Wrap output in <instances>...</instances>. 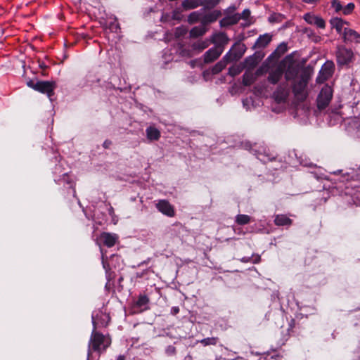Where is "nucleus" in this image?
<instances>
[{
    "instance_id": "nucleus-41",
    "label": "nucleus",
    "mask_w": 360,
    "mask_h": 360,
    "mask_svg": "<svg viewBox=\"0 0 360 360\" xmlns=\"http://www.w3.org/2000/svg\"><path fill=\"white\" fill-rule=\"evenodd\" d=\"M245 63L247 67L254 68L257 65V61L254 56H250L245 58Z\"/></svg>"
},
{
    "instance_id": "nucleus-25",
    "label": "nucleus",
    "mask_w": 360,
    "mask_h": 360,
    "mask_svg": "<svg viewBox=\"0 0 360 360\" xmlns=\"http://www.w3.org/2000/svg\"><path fill=\"white\" fill-rule=\"evenodd\" d=\"M147 139L150 141H158L160 137V131L154 127H148L146 129Z\"/></svg>"
},
{
    "instance_id": "nucleus-43",
    "label": "nucleus",
    "mask_w": 360,
    "mask_h": 360,
    "mask_svg": "<svg viewBox=\"0 0 360 360\" xmlns=\"http://www.w3.org/2000/svg\"><path fill=\"white\" fill-rule=\"evenodd\" d=\"M181 12L180 8H176L172 11V19L180 20L181 19Z\"/></svg>"
},
{
    "instance_id": "nucleus-9",
    "label": "nucleus",
    "mask_w": 360,
    "mask_h": 360,
    "mask_svg": "<svg viewBox=\"0 0 360 360\" xmlns=\"http://www.w3.org/2000/svg\"><path fill=\"white\" fill-rule=\"evenodd\" d=\"M150 302L149 297L145 294H140L138 297L137 300L134 302L132 304V309L134 313L142 312L144 310H147L148 307L147 305Z\"/></svg>"
},
{
    "instance_id": "nucleus-39",
    "label": "nucleus",
    "mask_w": 360,
    "mask_h": 360,
    "mask_svg": "<svg viewBox=\"0 0 360 360\" xmlns=\"http://www.w3.org/2000/svg\"><path fill=\"white\" fill-rule=\"evenodd\" d=\"M187 29L184 26L178 27L175 30L174 35L176 38H180L184 37L187 33Z\"/></svg>"
},
{
    "instance_id": "nucleus-10",
    "label": "nucleus",
    "mask_w": 360,
    "mask_h": 360,
    "mask_svg": "<svg viewBox=\"0 0 360 360\" xmlns=\"http://www.w3.org/2000/svg\"><path fill=\"white\" fill-rule=\"evenodd\" d=\"M99 241L103 245L112 248L119 241V236L116 233L103 232L99 237Z\"/></svg>"
},
{
    "instance_id": "nucleus-60",
    "label": "nucleus",
    "mask_w": 360,
    "mask_h": 360,
    "mask_svg": "<svg viewBox=\"0 0 360 360\" xmlns=\"http://www.w3.org/2000/svg\"><path fill=\"white\" fill-rule=\"evenodd\" d=\"M82 209H83V212H84V214H85V215H86V217L88 218L86 211L84 210V207H82Z\"/></svg>"
},
{
    "instance_id": "nucleus-34",
    "label": "nucleus",
    "mask_w": 360,
    "mask_h": 360,
    "mask_svg": "<svg viewBox=\"0 0 360 360\" xmlns=\"http://www.w3.org/2000/svg\"><path fill=\"white\" fill-rule=\"evenodd\" d=\"M107 27L111 32L117 33L120 30V24L116 18L109 22Z\"/></svg>"
},
{
    "instance_id": "nucleus-59",
    "label": "nucleus",
    "mask_w": 360,
    "mask_h": 360,
    "mask_svg": "<svg viewBox=\"0 0 360 360\" xmlns=\"http://www.w3.org/2000/svg\"><path fill=\"white\" fill-rule=\"evenodd\" d=\"M278 357H280V355H279V354H276V355H275V356H272V357H271V358H272V359H277V358H278Z\"/></svg>"
},
{
    "instance_id": "nucleus-56",
    "label": "nucleus",
    "mask_w": 360,
    "mask_h": 360,
    "mask_svg": "<svg viewBox=\"0 0 360 360\" xmlns=\"http://www.w3.org/2000/svg\"><path fill=\"white\" fill-rule=\"evenodd\" d=\"M115 258H120V257L117 255H112L110 257V261L112 262Z\"/></svg>"
},
{
    "instance_id": "nucleus-5",
    "label": "nucleus",
    "mask_w": 360,
    "mask_h": 360,
    "mask_svg": "<svg viewBox=\"0 0 360 360\" xmlns=\"http://www.w3.org/2000/svg\"><path fill=\"white\" fill-rule=\"evenodd\" d=\"M335 56L338 66L348 65L354 59V53L352 49L340 45L337 47Z\"/></svg>"
},
{
    "instance_id": "nucleus-37",
    "label": "nucleus",
    "mask_w": 360,
    "mask_h": 360,
    "mask_svg": "<svg viewBox=\"0 0 360 360\" xmlns=\"http://www.w3.org/2000/svg\"><path fill=\"white\" fill-rule=\"evenodd\" d=\"M77 85L80 87H84L88 85V79L84 78V73L79 72L77 75Z\"/></svg>"
},
{
    "instance_id": "nucleus-23",
    "label": "nucleus",
    "mask_w": 360,
    "mask_h": 360,
    "mask_svg": "<svg viewBox=\"0 0 360 360\" xmlns=\"http://www.w3.org/2000/svg\"><path fill=\"white\" fill-rule=\"evenodd\" d=\"M103 266L105 271V278L107 279V283L105 284V288H109L110 285V281H113L115 278V273L111 270L109 264L105 262L103 260Z\"/></svg>"
},
{
    "instance_id": "nucleus-16",
    "label": "nucleus",
    "mask_w": 360,
    "mask_h": 360,
    "mask_svg": "<svg viewBox=\"0 0 360 360\" xmlns=\"http://www.w3.org/2000/svg\"><path fill=\"white\" fill-rule=\"evenodd\" d=\"M304 19L307 23L310 25H315L319 28L324 29L326 27L325 20L319 16L307 13L304 15Z\"/></svg>"
},
{
    "instance_id": "nucleus-8",
    "label": "nucleus",
    "mask_w": 360,
    "mask_h": 360,
    "mask_svg": "<svg viewBox=\"0 0 360 360\" xmlns=\"http://www.w3.org/2000/svg\"><path fill=\"white\" fill-rule=\"evenodd\" d=\"M342 38L345 44H360V33L349 27L344 28Z\"/></svg>"
},
{
    "instance_id": "nucleus-36",
    "label": "nucleus",
    "mask_w": 360,
    "mask_h": 360,
    "mask_svg": "<svg viewBox=\"0 0 360 360\" xmlns=\"http://www.w3.org/2000/svg\"><path fill=\"white\" fill-rule=\"evenodd\" d=\"M219 338L217 337L206 338L199 342L204 346L216 345L218 342Z\"/></svg>"
},
{
    "instance_id": "nucleus-1",
    "label": "nucleus",
    "mask_w": 360,
    "mask_h": 360,
    "mask_svg": "<svg viewBox=\"0 0 360 360\" xmlns=\"http://www.w3.org/2000/svg\"><path fill=\"white\" fill-rule=\"evenodd\" d=\"M94 330L91 331V351L98 353V356L104 353L111 345V338L108 335L95 331L96 326L94 321Z\"/></svg>"
},
{
    "instance_id": "nucleus-61",
    "label": "nucleus",
    "mask_w": 360,
    "mask_h": 360,
    "mask_svg": "<svg viewBox=\"0 0 360 360\" xmlns=\"http://www.w3.org/2000/svg\"><path fill=\"white\" fill-rule=\"evenodd\" d=\"M123 281V278H122V277H120V278H119V282L120 283V282H121V281Z\"/></svg>"
},
{
    "instance_id": "nucleus-6",
    "label": "nucleus",
    "mask_w": 360,
    "mask_h": 360,
    "mask_svg": "<svg viewBox=\"0 0 360 360\" xmlns=\"http://www.w3.org/2000/svg\"><path fill=\"white\" fill-rule=\"evenodd\" d=\"M333 98V89L328 85L322 87L318 95L316 102L317 108L320 110H324L330 103Z\"/></svg>"
},
{
    "instance_id": "nucleus-49",
    "label": "nucleus",
    "mask_w": 360,
    "mask_h": 360,
    "mask_svg": "<svg viewBox=\"0 0 360 360\" xmlns=\"http://www.w3.org/2000/svg\"><path fill=\"white\" fill-rule=\"evenodd\" d=\"M179 312V307H172L171 309V314L172 315H176Z\"/></svg>"
},
{
    "instance_id": "nucleus-18",
    "label": "nucleus",
    "mask_w": 360,
    "mask_h": 360,
    "mask_svg": "<svg viewBox=\"0 0 360 360\" xmlns=\"http://www.w3.org/2000/svg\"><path fill=\"white\" fill-rule=\"evenodd\" d=\"M271 39L272 36L268 33L260 35L256 40L253 47L256 49L264 48L271 42Z\"/></svg>"
},
{
    "instance_id": "nucleus-32",
    "label": "nucleus",
    "mask_w": 360,
    "mask_h": 360,
    "mask_svg": "<svg viewBox=\"0 0 360 360\" xmlns=\"http://www.w3.org/2000/svg\"><path fill=\"white\" fill-rule=\"evenodd\" d=\"M226 68V63L224 60L217 62L211 69L212 75H217L221 72Z\"/></svg>"
},
{
    "instance_id": "nucleus-48",
    "label": "nucleus",
    "mask_w": 360,
    "mask_h": 360,
    "mask_svg": "<svg viewBox=\"0 0 360 360\" xmlns=\"http://www.w3.org/2000/svg\"><path fill=\"white\" fill-rule=\"evenodd\" d=\"M240 260L243 263L252 262V257H243Z\"/></svg>"
},
{
    "instance_id": "nucleus-45",
    "label": "nucleus",
    "mask_w": 360,
    "mask_h": 360,
    "mask_svg": "<svg viewBox=\"0 0 360 360\" xmlns=\"http://www.w3.org/2000/svg\"><path fill=\"white\" fill-rule=\"evenodd\" d=\"M236 8H237L235 5H231L224 11V13L226 15H230L232 13H233L236 10Z\"/></svg>"
},
{
    "instance_id": "nucleus-51",
    "label": "nucleus",
    "mask_w": 360,
    "mask_h": 360,
    "mask_svg": "<svg viewBox=\"0 0 360 360\" xmlns=\"http://www.w3.org/2000/svg\"><path fill=\"white\" fill-rule=\"evenodd\" d=\"M295 325V319H292L290 320V321L289 323V328L288 329V332L294 328Z\"/></svg>"
},
{
    "instance_id": "nucleus-58",
    "label": "nucleus",
    "mask_w": 360,
    "mask_h": 360,
    "mask_svg": "<svg viewBox=\"0 0 360 360\" xmlns=\"http://www.w3.org/2000/svg\"><path fill=\"white\" fill-rule=\"evenodd\" d=\"M261 154L258 156V159L261 161L265 162V159L261 157Z\"/></svg>"
},
{
    "instance_id": "nucleus-38",
    "label": "nucleus",
    "mask_w": 360,
    "mask_h": 360,
    "mask_svg": "<svg viewBox=\"0 0 360 360\" xmlns=\"http://www.w3.org/2000/svg\"><path fill=\"white\" fill-rule=\"evenodd\" d=\"M355 8V5L354 3H349L342 8V14L345 15H350L354 9Z\"/></svg>"
},
{
    "instance_id": "nucleus-11",
    "label": "nucleus",
    "mask_w": 360,
    "mask_h": 360,
    "mask_svg": "<svg viewBox=\"0 0 360 360\" xmlns=\"http://www.w3.org/2000/svg\"><path fill=\"white\" fill-rule=\"evenodd\" d=\"M156 207L159 212L167 217H172L175 215L173 206L166 200H160L156 204Z\"/></svg>"
},
{
    "instance_id": "nucleus-46",
    "label": "nucleus",
    "mask_w": 360,
    "mask_h": 360,
    "mask_svg": "<svg viewBox=\"0 0 360 360\" xmlns=\"http://www.w3.org/2000/svg\"><path fill=\"white\" fill-rule=\"evenodd\" d=\"M39 68L43 70L42 75L46 76V73L45 72V70L48 68V66L44 62H41L39 63Z\"/></svg>"
},
{
    "instance_id": "nucleus-53",
    "label": "nucleus",
    "mask_w": 360,
    "mask_h": 360,
    "mask_svg": "<svg viewBox=\"0 0 360 360\" xmlns=\"http://www.w3.org/2000/svg\"><path fill=\"white\" fill-rule=\"evenodd\" d=\"M261 257L259 255H257L254 259H252V262L253 264H257L260 262Z\"/></svg>"
},
{
    "instance_id": "nucleus-29",
    "label": "nucleus",
    "mask_w": 360,
    "mask_h": 360,
    "mask_svg": "<svg viewBox=\"0 0 360 360\" xmlns=\"http://www.w3.org/2000/svg\"><path fill=\"white\" fill-rule=\"evenodd\" d=\"M221 0H201V6L205 10H210L217 6Z\"/></svg>"
},
{
    "instance_id": "nucleus-44",
    "label": "nucleus",
    "mask_w": 360,
    "mask_h": 360,
    "mask_svg": "<svg viewBox=\"0 0 360 360\" xmlns=\"http://www.w3.org/2000/svg\"><path fill=\"white\" fill-rule=\"evenodd\" d=\"M231 51L230 50L228 53H226V54L222 58V59L221 60H224L225 63H226V65L231 61L232 58H231ZM233 59H234L233 58Z\"/></svg>"
},
{
    "instance_id": "nucleus-14",
    "label": "nucleus",
    "mask_w": 360,
    "mask_h": 360,
    "mask_svg": "<svg viewBox=\"0 0 360 360\" xmlns=\"http://www.w3.org/2000/svg\"><path fill=\"white\" fill-rule=\"evenodd\" d=\"M229 41V39L227 34L224 32H219L214 34L212 39V42L213 44H216L215 47L221 49L222 51H224V46L228 44Z\"/></svg>"
},
{
    "instance_id": "nucleus-21",
    "label": "nucleus",
    "mask_w": 360,
    "mask_h": 360,
    "mask_svg": "<svg viewBox=\"0 0 360 360\" xmlns=\"http://www.w3.org/2000/svg\"><path fill=\"white\" fill-rule=\"evenodd\" d=\"M274 222L276 226H290L292 224V220L287 217L285 214H276L275 216V219Z\"/></svg>"
},
{
    "instance_id": "nucleus-52",
    "label": "nucleus",
    "mask_w": 360,
    "mask_h": 360,
    "mask_svg": "<svg viewBox=\"0 0 360 360\" xmlns=\"http://www.w3.org/2000/svg\"><path fill=\"white\" fill-rule=\"evenodd\" d=\"M302 2L306 3V4H315L320 0H302Z\"/></svg>"
},
{
    "instance_id": "nucleus-7",
    "label": "nucleus",
    "mask_w": 360,
    "mask_h": 360,
    "mask_svg": "<svg viewBox=\"0 0 360 360\" xmlns=\"http://www.w3.org/2000/svg\"><path fill=\"white\" fill-rule=\"evenodd\" d=\"M288 84L285 82L279 84L273 94V97L276 103H285L289 96Z\"/></svg>"
},
{
    "instance_id": "nucleus-3",
    "label": "nucleus",
    "mask_w": 360,
    "mask_h": 360,
    "mask_svg": "<svg viewBox=\"0 0 360 360\" xmlns=\"http://www.w3.org/2000/svg\"><path fill=\"white\" fill-rule=\"evenodd\" d=\"M27 85L37 91L46 94L50 99L53 96L54 89L56 87V84L53 81L37 80L34 82L32 79H30L27 82Z\"/></svg>"
},
{
    "instance_id": "nucleus-20",
    "label": "nucleus",
    "mask_w": 360,
    "mask_h": 360,
    "mask_svg": "<svg viewBox=\"0 0 360 360\" xmlns=\"http://www.w3.org/2000/svg\"><path fill=\"white\" fill-rule=\"evenodd\" d=\"M284 70L281 68H277L269 74L267 79L271 84H276L281 79Z\"/></svg>"
},
{
    "instance_id": "nucleus-30",
    "label": "nucleus",
    "mask_w": 360,
    "mask_h": 360,
    "mask_svg": "<svg viewBox=\"0 0 360 360\" xmlns=\"http://www.w3.org/2000/svg\"><path fill=\"white\" fill-rule=\"evenodd\" d=\"M202 13L200 11H193L188 16V22L189 24H194L200 21Z\"/></svg>"
},
{
    "instance_id": "nucleus-40",
    "label": "nucleus",
    "mask_w": 360,
    "mask_h": 360,
    "mask_svg": "<svg viewBox=\"0 0 360 360\" xmlns=\"http://www.w3.org/2000/svg\"><path fill=\"white\" fill-rule=\"evenodd\" d=\"M331 7L335 10L336 13H339L340 11L342 12L343 6L341 4V2L338 0H332Z\"/></svg>"
},
{
    "instance_id": "nucleus-19",
    "label": "nucleus",
    "mask_w": 360,
    "mask_h": 360,
    "mask_svg": "<svg viewBox=\"0 0 360 360\" xmlns=\"http://www.w3.org/2000/svg\"><path fill=\"white\" fill-rule=\"evenodd\" d=\"M330 24L332 28H335L336 32L342 35L343 25L345 24L348 25L349 22L340 18H333L330 20Z\"/></svg>"
},
{
    "instance_id": "nucleus-28",
    "label": "nucleus",
    "mask_w": 360,
    "mask_h": 360,
    "mask_svg": "<svg viewBox=\"0 0 360 360\" xmlns=\"http://www.w3.org/2000/svg\"><path fill=\"white\" fill-rule=\"evenodd\" d=\"M256 79V77L251 72H245L243 75V84L245 86L252 85Z\"/></svg>"
},
{
    "instance_id": "nucleus-12",
    "label": "nucleus",
    "mask_w": 360,
    "mask_h": 360,
    "mask_svg": "<svg viewBox=\"0 0 360 360\" xmlns=\"http://www.w3.org/2000/svg\"><path fill=\"white\" fill-rule=\"evenodd\" d=\"M222 15L219 10H214L205 14H202L200 19L202 25L206 26L216 22Z\"/></svg>"
},
{
    "instance_id": "nucleus-22",
    "label": "nucleus",
    "mask_w": 360,
    "mask_h": 360,
    "mask_svg": "<svg viewBox=\"0 0 360 360\" xmlns=\"http://www.w3.org/2000/svg\"><path fill=\"white\" fill-rule=\"evenodd\" d=\"M288 51L287 44L285 42L281 43L274 52L269 56V58L278 59Z\"/></svg>"
},
{
    "instance_id": "nucleus-13",
    "label": "nucleus",
    "mask_w": 360,
    "mask_h": 360,
    "mask_svg": "<svg viewBox=\"0 0 360 360\" xmlns=\"http://www.w3.org/2000/svg\"><path fill=\"white\" fill-rule=\"evenodd\" d=\"M222 49L215 46L210 48L204 54V63H210L217 60L222 53Z\"/></svg>"
},
{
    "instance_id": "nucleus-47",
    "label": "nucleus",
    "mask_w": 360,
    "mask_h": 360,
    "mask_svg": "<svg viewBox=\"0 0 360 360\" xmlns=\"http://www.w3.org/2000/svg\"><path fill=\"white\" fill-rule=\"evenodd\" d=\"M239 73V71L235 70L233 68H230L229 70V74L231 76H235Z\"/></svg>"
},
{
    "instance_id": "nucleus-50",
    "label": "nucleus",
    "mask_w": 360,
    "mask_h": 360,
    "mask_svg": "<svg viewBox=\"0 0 360 360\" xmlns=\"http://www.w3.org/2000/svg\"><path fill=\"white\" fill-rule=\"evenodd\" d=\"M60 167H61V165L59 164V165H56L55 168H54V174H60L61 173V170H60Z\"/></svg>"
},
{
    "instance_id": "nucleus-42",
    "label": "nucleus",
    "mask_w": 360,
    "mask_h": 360,
    "mask_svg": "<svg viewBox=\"0 0 360 360\" xmlns=\"http://www.w3.org/2000/svg\"><path fill=\"white\" fill-rule=\"evenodd\" d=\"M250 13H251L249 9L246 8V9H244L240 14V13H235V14L238 16V18H239V20H240V19L248 20L250 15Z\"/></svg>"
},
{
    "instance_id": "nucleus-15",
    "label": "nucleus",
    "mask_w": 360,
    "mask_h": 360,
    "mask_svg": "<svg viewBox=\"0 0 360 360\" xmlns=\"http://www.w3.org/2000/svg\"><path fill=\"white\" fill-rule=\"evenodd\" d=\"M300 65L290 63L285 71V79L286 81L295 80L300 72Z\"/></svg>"
},
{
    "instance_id": "nucleus-24",
    "label": "nucleus",
    "mask_w": 360,
    "mask_h": 360,
    "mask_svg": "<svg viewBox=\"0 0 360 360\" xmlns=\"http://www.w3.org/2000/svg\"><path fill=\"white\" fill-rule=\"evenodd\" d=\"M201 6V0H184L181 6L184 11L195 9Z\"/></svg>"
},
{
    "instance_id": "nucleus-4",
    "label": "nucleus",
    "mask_w": 360,
    "mask_h": 360,
    "mask_svg": "<svg viewBox=\"0 0 360 360\" xmlns=\"http://www.w3.org/2000/svg\"><path fill=\"white\" fill-rule=\"evenodd\" d=\"M309 79V74L307 71H304L298 81H294L292 89L295 97L302 101L305 100L307 95L304 94L305 89Z\"/></svg>"
},
{
    "instance_id": "nucleus-55",
    "label": "nucleus",
    "mask_w": 360,
    "mask_h": 360,
    "mask_svg": "<svg viewBox=\"0 0 360 360\" xmlns=\"http://www.w3.org/2000/svg\"><path fill=\"white\" fill-rule=\"evenodd\" d=\"M86 360H90V340L88 342Z\"/></svg>"
},
{
    "instance_id": "nucleus-17",
    "label": "nucleus",
    "mask_w": 360,
    "mask_h": 360,
    "mask_svg": "<svg viewBox=\"0 0 360 360\" xmlns=\"http://www.w3.org/2000/svg\"><path fill=\"white\" fill-rule=\"evenodd\" d=\"M239 22V18L234 13L233 15H227L219 20L221 27H226L229 26L236 25Z\"/></svg>"
},
{
    "instance_id": "nucleus-27",
    "label": "nucleus",
    "mask_w": 360,
    "mask_h": 360,
    "mask_svg": "<svg viewBox=\"0 0 360 360\" xmlns=\"http://www.w3.org/2000/svg\"><path fill=\"white\" fill-rule=\"evenodd\" d=\"M207 32V29L205 27V26H202V27H200V26H195L194 27H193L191 30H190V37L191 38H197V37H201L202 35H204Z\"/></svg>"
},
{
    "instance_id": "nucleus-31",
    "label": "nucleus",
    "mask_w": 360,
    "mask_h": 360,
    "mask_svg": "<svg viewBox=\"0 0 360 360\" xmlns=\"http://www.w3.org/2000/svg\"><path fill=\"white\" fill-rule=\"evenodd\" d=\"M236 223L238 225H246L250 222V217L247 214H238L236 217Z\"/></svg>"
},
{
    "instance_id": "nucleus-57",
    "label": "nucleus",
    "mask_w": 360,
    "mask_h": 360,
    "mask_svg": "<svg viewBox=\"0 0 360 360\" xmlns=\"http://www.w3.org/2000/svg\"><path fill=\"white\" fill-rule=\"evenodd\" d=\"M116 360H125V356L124 355H120Z\"/></svg>"
},
{
    "instance_id": "nucleus-2",
    "label": "nucleus",
    "mask_w": 360,
    "mask_h": 360,
    "mask_svg": "<svg viewBox=\"0 0 360 360\" xmlns=\"http://www.w3.org/2000/svg\"><path fill=\"white\" fill-rule=\"evenodd\" d=\"M54 181L58 185L63 186L61 195H63L64 198L70 200L76 197L75 183L69 175L68 172H63L61 175H59L58 178L56 177Z\"/></svg>"
},
{
    "instance_id": "nucleus-54",
    "label": "nucleus",
    "mask_w": 360,
    "mask_h": 360,
    "mask_svg": "<svg viewBox=\"0 0 360 360\" xmlns=\"http://www.w3.org/2000/svg\"><path fill=\"white\" fill-rule=\"evenodd\" d=\"M111 144H112L111 141L105 140V141H104V143H103V147H104L105 148H108L110 146V145H111Z\"/></svg>"
},
{
    "instance_id": "nucleus-33",
    "label": "nucleus",
    "mask_w": 360,
    "mask_h": 360,
    "mask_svg": "<svg viewBox=\"0 0 360 360\" xmlns=\"http://www.w3.org/2000/svg\"><path fill=\"white\" fill-rule=\"evenodd\" d=\"M322 70L326 74V77L331 76L334 70L333 63L332 61L326 63L322 68Z\"/></svg>"
},
{
    "instance_id": "nucleus-35",
    "label": "nucleus",
    "mask_w": 360,
    "mask_h": 360,
    "mask_svg": "<svg viewBox=\"0 0 360 360\" xmlns=\"http://www.w3.org/2000/svg\"><path fill=\"white\" fill-rule=\"evenodd\" d=\"M209 46L208 41H199L193 43L192 47L194 50H198L199 51H202L205 49Z\"/></svg>"
},
{
    "instance_id": "nucleus-26",
    "label": "nucleus",
    "mask_w": 360,
    "mask_h": 360,
    "mask_svg": "<svg viewBox=\"0 0 360 360\" xmlns=\"http://www.w3.org/2000/svg\"><path fill=\"white\" fill-rule=\"evenodd\" d=\"M233 49H234V53H233L234 59L241 58L246 50L245 44H240L239 43H236L231 50L232 51Z\"/></svg>"
}]
</instances>
